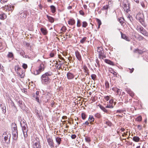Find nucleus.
I'll return each instance as SVG.
<instances>
[{"label": "nucleus", "instance_id": "nucleus-63", "mask_svg": "<svg viewBox=\"0 0 148 148\" xmlns=\"http://www.w3.org/2000/svg\"><path fill=\"white\" fill-rule=\"evenodd\" d=\"M51 57H53L54 56V53H51L50 54Z\"/></svg>", "mask_w": 148, "mask_h": 148}, {"label": "nucleus", "instance_id": "nucleus-13", "mask_svg": "<svg viewBox=\"0 0 148 148\" xmlns=\"http://www.w3.org/2000/svg\"><path fill=\"white\" fill-rule=\"evenodd\" d=\"M56 65H60V66H59V67H58V66H56V68L57 69H58V70H60V69L63 70V69H62V68L61 66L63 65V64H64L63 62H61L58 64V62L56 61Z\"/></svg>", "mask_w": 148, "mask_h": 148}, {"label": "nucleus", "instance_id": "nucleus-45", "mask_svg": "<svg viewBox=\"0 0 148 148\" xmlns=\"http://www.w3.org/2000/svg\"><path fill=\"white\" fill-rule=\"evenodd\" d=\"M96 77V76L95 74H92L91 75V77L92 79L94 80H95Z\"/></svg>", "mask_w": 148, "mask_h": 148}, {"label": "nucleus", "instance_id": "nucleus-54", "mask_svg": "<svg viewBox=\"0 0 148 148\" xmlns=\"http://www.w3.org/2000/svg\"><path fill=\"white\" fill-rule=\"evenodd\" d=\"M66 29V28L64 26L62 27L61 29V31H62L65 32V30Z\"/></svg>", "mask_w": 148, "mask_h": 148}, {"label": "nucleus", "instance_id": "nucleus-31", "mask_svg": "<svg viewBox=\"0 0 148 148\" xmlns=\"http://www.w3.org/2000/svg\"><path fill=\"white\" fill-rule=\"evenodd\" d=\"M99 107L100 109L102 110L103 112L106 113L108 112V111L106 109L105 107H104L101 105H100Z\"/></svg>", "mask_w": 148, "mask_h": 148}, {"label": "nucleus", "instance_id": "nucleus-21", "mask_svg": "<svg viewBox=\"0 0 148 148\" xmlns=\"http://www.w3.org/2000/svg\"><path fill=\"white\" fill-rule=\"evenodd\" d=\"M105 62L106 63L110 65H114L113 62L112 61L110 60L106 59L105 60Z\"/></svg>", "mask_w": 148, "mask_h": 148}, {"label": "nucleus", "instance_id": "nucleus-37", "mask_svg": "<svg viewBox=\"0 0 148 148\" xmlns=\"http://www.w3.org/2000/svg\"><path fill=\"white\" fill-rule=\"evenodd\" d=\"M81 116L82 119L83 120L85 119L86 117V116L85 113H82Z\"/></svg>", "mask_w": 148, "mask_h": 148}, {"label": "nucleus", "instance_id": "nucleus-24", "mask_svg": "<svg viewBox=\"0 0 148 148\" xmlns=\"http://www.w3.org/2000/svg\"><path fill=\"white\" fill-rule=\"evenodd\" d=\"M13 139L14 140H16L18 138V134L15 133L14 132H12Z\"/></svg>", "mask_w": 148, "mask_h": 148}, {"label": "nucleus", "instance_id": "nucleus-27", "mask_svg": "<svg viewBox=\"0 0 148 148\" xmlns=\"http://www.w3.org/2000/svg\"><path fill=\"white\" fill-rule=\"evenodd\" d=\"M40 30L42 33L44 35H46L47 33V30L45 28H41Z\"/></svg>", "mask_w": 148, "mask_h": 148}, {"label": "nucleus", "instance_id": "nucleus-47", "mask_svg": "<svg viewBox=\"0 0 148 148\" xmlns=\"http://www.w3.org/2000/svg\"><path fill=\"white\" fill-rule=\"evenodd\" d=\"M95 116L98 118H99L101 117V115L100 114L98 113L95 114Z\"/></svg>", "mask_w": 148, "mask_h": 148}, {"label": "nucleus", "instance_id": "nucleus-38", "mask_svg": "<svg viewBox=\"0 0 148 148\" xmlns=\"http://www.w3.org/2000/svg\"><path fill=\"white\" fill-rule=\"evenodd\" d=\"M105 85V87H106V88L108 89L109 88V82L107 81H106V82Z\"/></svg>", "mask_w": 148, "mask_h": 148}, {"label": "nucleus", "instance_id": "nucleus-7", "mask_svg": "<svg viewBox=\"0 0 148 148\" xmlns=\"http://www.w3.org/2000/svg\"><path fill=\"white\" fill-rule=\"evenodd\" d=\"M26 127H27V126H24V127H22V131L25 137H27V130L26 129Z\"/></svg>", "mask_w": 148, "mask_h": 148}, {"label": "nucleus", "instance_id": "nucleus-5", "mask_svg": "<svg viewBox=\"0 0 148 148\" xmlns=\"http://www.w3.org/2000/svg\"><path fill=\"white\" fill-rule=\"evenodd\" d=\"M44 65L43 64H40L38 69L36 70V72L35 73H36V75L39 74L42 71H43L44 70Z\"/></svg>", "mask_w": 148, "mask_h": 148}, {"label": "nucleus", "instance_id": "nucleus-62", "mask_svg": "<svg viewBox=\"0 0 148 148\" xmlns=\"http://www.w3.org/2000/svg\"><path fill=\"white\" fill-rule=\"evenodd\" d=\"M123 112L122 110H118L116 111V112L121 113Z\"/></svg>", "mask_w": 148, "mask_h": 148}, {"label": "nucleus", "instance_id": "nucleus-15", "mask_svg": "<svg viewBox=\"0 0 148 148\" xmlns=\"http://www.w3.org/2000/svg\"><path fill=\"white\" fill-rule=\"evenodd\" d=\"M126 91L132 97L134 96V93L130 89H127Z\"/></svg>", "mask_w": 148, "mask_h": 148}, {"label": "nucleus", "instance_id": "nucleus-29", "mask_svg": "<svg viewBox=\"0 0 148 148\" xmlns=\"http://www.w3.org/2000/svg\"><path fill=\"white\" fill-rule=\"evenodd\" d=\"M56 142L58 144V145H59L61 143V139L59 137H57L56 138Z\"/></svg>", "mask_w": 148, "mask_h": 148}, {"label": "nucleus", "instance_id": "nucleus-57", "mask_svg": "<svg viewBox=\"0 0 148 148\" xmlns=\"http://www.w3.org/2000/svg\"><path fill=\"white\" fill-rule=\"evenodd\" d=\"M80 14L82 15H84V12L82 10H80L79 11Z\"/></svg>", "mask_w": 148, "mask_h": 148}, {"label": "nucleus", "instance_id": "nucleus-19", "mask_svg": "<svg viewBox=\"0 0 148 148\" xmlns=\"http://www.w3.org/2000/svg\"><path fill=\"white\" fill-rule=\"evenodd\" d=\"M7 56L8 58H11L12 60L14 58L13 54L11 52H9Z\"/></svg>", "mask_w": 148, "mask_h": 148}, {"label": "nucleus", "instance_id": "nucleus-33", "mask_svg": "<svg viewBox=\"0 0 148 148\" xmlns=\"http://www.w3.org/2000/svg\"><path fill=\"white\" fill-rule=\"evenodd\" d=\"M124 19L123 18L121 17L119 18V22L121 23V25H122L124 23Z\"/></svg>", "mask_w": 148, "mask_h": 148}, {"label": "nucleus", "instance_id": "nucleus-1", "mask_svg": "<svg viewBox=\"0 0 148 148\" xmlns=\"http://www.w3.org/2000/svg\"><path fill=\"white\" fill-rule=\"evenodd\" d=\"M52 75V73L51 71L45 73L41 76L42 82H43L45 84H47L50 80L48 77L51 76Z\"/></svg>", "mask_w": 148, "mask_h": 148}, {"label": "nucleus", "instance_id": "nucleus-44", "mask_svg": "<svg viewBox=\"0 0 148 148\" xmlns=\"http://www.w3.org/2000/svg\"><path fill=\"white\" fill-rule=\"evenodd\" d=\"M142 119V116H138V117H137L136 119V120L137 121H141Z\"/></svg>", "mask_w": 148, "mask_h": 148}, {"label": "nucleus", "instance_id": "nucleus-4", "mask_svg": "<svg viewBox=\"0 0 148 148\" xmlns=\"http://www.w3.org/2000/svg\"><path fill=\"white\" fill-rule=\"evenodd\" d=\"M47 140L49 145L51 147H54V143L52 139L50 138L47 137Z\"/></svg>", "mask_w": 148, "mask_h": 148}, {"label": "nucleus", "instance_id": "nucleus-34", "mask_svg": "<svg viewBox=\"0 0 148 148\" xmlns=\"http://www.w3.org/2000/svg\"><path fill=\"white\" fill-rule=\"evenodd\" d=\"M86 141L87 143H89L91 141L90 138L88 136H86L85 137Z\"/></svg>", "mask_w": 148, "mask_h": 148}, {"label": "nucleus", "instance_id": "nucleus-28", "mask_svg": "<svg viewBox=\"0 0 148 148\" xmlns=\"http://www.w3.org/2000/svg\"><path fill=\"white\" fill-rule=\"evenodd\" d=\"M51 10L52 13H54L56 11V8L54 5H52L50 6Z\"/></svg>", "mask_w": 148, "mask_h": 148}, {"label": "nucleus", "instance_id": "nucleus-3", "mask_svg": "<svg viewBox=\"0 0 148 148\" xmlns=\"http://www.w3.org/2000/svg\"><path fill=\"white\" fill-rule=\"evenodd\" d=\"M137 29L144 35L146 36L148 34L146 30L142 27H138Z\"/></svg>", "mask_w": 148, "mask_h": 148}, {"label": "nucleus", "instance_id": "nucleus-55", "mask_svg": "<svg viewBox=\"0 0 148 148\" xmlns=\"http://www.w3.org/2000/svg\"><path fill=\"white\" fill-rule=\"evenodd\" d=\"M140 4L142 6V7L144 8L145 7V5L144 4V3L143 1L141 2H140Z\"/></svg>", "mask_w": 148, "mask_h": 148}, {"label": "nucleus", "instance_id": "nucleus-56", "mask_svg": "<svg viewBox=\"0 0 148 148\" xmlns=\"http://www.w3.org/2000/svg\"><path fill=\"white\" fill-rule=\"evenodd\" d=\"M76 137V136L75 134H73L71 136V138L73 139H74Z\"/></svg>", "mask_w": 148, "mask_h": 148}, {"label": "nucleus", "instance_id": "nucleus-36", "mask_svg": "<svg viewBox=\"0 0 148 148\" xmlns=\"http://www.w3.org/2000/svg\"><path fill=\"white\" fill-rule=\"evenodd\" d=\"M109 8V5H106L105 6H103V7L102 8V10H107Z\"/></svg>", "mask_w": 148, "mask_h": 148}, {"label": "nucleus", "instance_id": "nucleus-35", "mask_svg": "<svg viewBox=\"0 0 148 148\" xmlns=\"http://www.w3.org/2000/svg\"><path fill=\"white\" fill-rule=\"evenodd\" d=\"M39 92L38 91H37L36 92V97L35 98L36 100L38 102H39V97L37 96L39 94Z\"/></svg>", "mask_w": 148, "mask_h": 148}, {"label": "nucleus", "instance_id": "nucleus-14", "mask_svg": "<svg viewBox=\"0 0 148 148\" xmlns=\"http://www.w3.org/2000/svg\"><path fill=\"white\" fill-rule=\"evenodd\" d=\"M34 148H41V146L39 142H36L34 143Z\"/></svg>", "mask_w": 148, "mask_h": 148}, {"label": "nucleus", "instance_id": "nucleus-60", "mask_svg": "<svg viewBox=\"0 0 148 148\" xmlns=\"http://www.w3.org/2000/svg\"><path fill=\"white\" fill-rule=\"evenodd\" d=\"M18 103L19 106H20L21 105H23V101H18Z\"/></svg>", "mask_w": 148, "mask_h": 148}, {"label": "nucleus", "instance_id": "nucleus-26", "mask_svg": "<svg viewBox=\"0 0 148 148\" xmlns=\"http://www.w3.org/2000/svg\"><path fill=\"white\" fill-rule=\"evenodd\" d=\"M47 17L48 18L49 21L51 23H53L54 21V19L53 17L48 15H47Z\"/></svg>", "mask_w": 148, "mask_h": 148}, {"label": "nucleus", "instance_id": "nucleus-40", "mask_svg": "<svg viewBox=\"0 0 148 148\" xmlns=\"http://www.w3.org/2000/svg\"><path fill=\"white\" fill-rule=\"evenodd\" d=\"M127 18L128 20H130V23H132V21L133 20V17H132L131 16L130 17V16H128L127 17Z\"/></svg>", "mask_w": 148, "mask_h": 148}, {"label": "nucleus", "instance_id": "nucleus-32", "mask_svg": "<svg viewBox=\"0 0 148 148\" xmlns=\"http://www.w3.org/2000/svg\"><path fill=\"white\" fill-rule=\"evenodd\" d=\"M84 72L87 73V74H86V75H89V70L87 67L85 66L84 67Z\"/></svg>", "mask_w": 148, "mask_h": 148}, {"label": "nucleus", "instance_id": "nucleus-25", "mask_svg": "<svg viewBox=\"0 0 148 148\" xmlns=\"http://www.w3.org/2000/svg\"><path fill=\"white\" fill-rule=\"evenodd\" d=\"M68 22L69 24L73 25L75 24V21L74 19H70L68 21Z\"/></svg>", "mask_w": 148, "mask_h": 148}, {"label": "nucleus", "instance_id": "nucleus-53", "mask_svg": "<svg viewBox=\"0 0 148 148\" xmlns=\"http://www.w3.org/2000/svg\"><path fill=\"white\" fill-rule=\"evenodd\" d=\"M81 24L80 23V21L79 20H78L77 24V26L78 27H79L80 26Z\"/></svg>", "mask_w": 148, "mask_h": 148}, {"label": "nucleus", "instance_id": "nucleus-8", "mask_svg": "<svg viewBox=\"0 0 148 148\" xmlns=\"http://www.w3.org/2000/svg\"><path fill=\"white\" fill-rule=\"evenodd\" d=\"M75 54L77 58L79 61H81L82 60V57L79 52L77 51H76L75 52Z\"/></svg>", "mask_w": 148, "mask_h": 148}, {"label": "nucleus", "instance_id": "nucleus-22", "mask_svg": "<svg viewBox=\"0 0 148 148\" xmlns=\"http://www.w3.org/2000/svg\"><path fill=\"white\" fill-rule=\"evenodd\" d=\"M135 37L139 41L143 40L144 39L143 37L139 34L137 35Z\"/></svg>", "mask_w": 148, "mask_h": 148}, {"label": "nucleus", "instance_id": "nucleus-6", "mask_svg": "<svg viewBox=\"0 0 148 148\" xmlns=\"http://www.w3.org/2000/svg\"><path fill=\"white\" fill-rule=\"evenodd\" d=\"M143 14L141 13H138L136 15V18L137 20H139L140 21H143Z\"/></svg>", "mask_w": 148, "mask_h": 148}, {"label": "nucleus", "instance_id": "nucleus-41", "mask_svg": "<svg viewBox=\"0 0 148 148\" xmlns=\"http://www.w3.org/2000/svg\"><path fill=\"white\" fill-rule=\"evenodd\" d=\"M86 38H87L86 37H84L80 40V42L82 43H84V42L86 40Z\"/></svg>", "mask_w": 148, "mask_h": 148}, {"label": "nucleus", "instance_id": "nucleus-51", "mask_svg": "<svg viewBox=\"0 0 148 148\" xmlns=\"http://www.w3.org/2000/svg\"><path fill=\"white\" fill-rule=\"evenodd\" d=\"M138 52L139 54H142L143 53V51L140 50H139V49H138Z\"/></svg>", "mask_w": 148, "mask_h": 148}, {"label": "nucleus", "instance_id": "nucleus-43", "mask_svg": "<svg viewBox=\"0 0 148 148\" xmlns=\"http://www.w3.org/2000/svg\"><path fill=\"white\" fill-rule=\"evenodd\" d=\"M82 27H86L87 26L88 24L87 23L86 21H84L82 23Z\"/></svg>", "mask_w": 148, "mask_h": 148}, {"label": "nucleus", "instance_id": "nucleus-58", "mask_svg": "<svg viewBox=\"0 0 148 148\" xmlns=\"http://www.w3.org/2000/svg\"><path fill=\"white\" fill-rule=\"evenodd\" d=\"M7 9H8L9 11H11V6H7Z\"/></svg>", "mask_w": 148, "mask_h": 148}, {"label": "nucleus", "instance_id": "nucleus-39", "mask_svg": "<svg viewBox=\"0 0 148 148\" xmlns=\"http://www.w3.org/2000/svg\"><path fill=\"white\" fill-rule=\"evenodd\" d=\"M123 6L125 11L126 12L128 13V10L127 9V5L126 4H124Z\"/></svg>", "mask_w": 148, "mask_h": 148}, {"label": "nucleus", "instance_id": "nucleus-46", "mask_svg": "<svg viewBox=\"0 0 148 148\" xmlns=\"http://www.w3.org/2000/svg\"><path fill=\"white\" fill-rule=\"evenodd\" d=\"M113 106H112L111 105H110L108 104H107V105L105 107L106 108H113Z\"/></svg>", "mask_w": 148, "mask_h": 148}, {"label": "nucleus", "instance_id": "nucleus-49", "mask_svg": "<svg viewBox=\"0 0 148 148\" xmlns=\"http://www.w3.org/2000/svg\"><path fill=\"white\" fill-rule=\"evenodd\" d=\"M96 21L97 22V23L99 25H101V20L98 18L96 19Z\"/></svg>", "mask_w": 148, "mask_h": 148}, {"label": "nucleus", "instance_id": "nucleus-11", "mask_svg": "<svg viewBox=\"0 0 148 148\" xmlns=\"http://www.w3.org/2000/svg\"><path fill=\"white\" fill-rule=\"evenodd\" d=\"M67 77L68 79H73L74 77V75L71 73L69 72L67 74Z\"/></svg>", "mask_w": 148, "mask_h": 148}, {"label": "nucleus", "instance_id": "nucleus-18", "mask_svg": "<svg viewBox=\"0 0 148 148\" xmlns=\"http://www.w3.org/2000/svg\"><path fill=\"white\" fill-rule=\"evenodd\" d=\"M1 109L2 110V113L4 114L6 112V107L5 105L1 104Z\"/></svg>", "mask_w": 148, "mask_h": 148}, {"label": "nucleus", "instance_id": "nucleus-48", "mask_svg": "<svg viewBox=\"0 0 148 148\" xmlns=\"http://www.w3.org/2000/svg\"><path fill=\"white\" fill-rule=\"evenodd\" d=\"M106 58V56L104 54V53L101 55L100 57L99 58L103 59V58Z\"/></svg>", "mask_w": 148, "mask_h": 148}, {"label": "nucleus", "instance_id": "nucleus-10", "mask_svg": "<svg viewBox=\"0 0 148 148\" xmlns=\"http://www.w3.org/2000/svg\"><path fill=\"white\" fill-rule=\"evenodd\" d=\"M12 127L13 128V132L17 134V129L16 124L15 123H13L12 124Z\"/></svg>", "mask_w": 148, "mask_h": 148}, {"label": "nucleus", "instance_id": "nucleus-2", "mask_svg": "<svg viewBox=\"0 0 148 148\" xmlns=\"http://www.w3.org/2000/svg\"><path fill=\"white\" fill-rule=\"evenodd\" d=\"M17 69L15 68V70L17 73L19 75L20 77L21 78H24L25 75L24 72L21 68L18 66H17Z\"/></svg>", "mask_w": 148, "mask_h": 148}, {"label": "nucleus", "instance_id": "nucleus-12", "mask_svg": "<svg viewBox=\"0 0 148 148\" xmlns=\"http://www.w3.org/2000/svg\"><path fill=\"white\" fill-rule=\"evenodd\" d=\"M121 34L122 38L125 40L127 41H130V39H129V38L127 37L125 34H123L122 32H121Z\"/></svg>", "mask_w": 148, "mask_h": 148}, {"label": "nucleus", "instance_id": "nucleus-42", "mask_svg": "<svg viewBox=\"0 0 148 148\" xmlns=\"http://www.w3.org/2000/svg\"><path fill=\"white\" fill-rule=\"evenodd\" d=\"M113 100L112 99L110 100L109 102H108L107 104H109L110 105H111L112 106H113Z\"/></svg>", "mask_w": 148, "mask_h": 148}, {"label": "nucleus", "instance_id": "nucleus-61", "mask_svg": "<svg viewBox=\"0 0 148 148\" xmlns=\"http://www.w3.org/2000/svg\"><path fill=\"white\" fill-rule=\"evenodd\" d=\"M105 98L106 99V101H108V100L109 99H110V97L109 96H107L106 97H105Z\"/></svg>", "mask_w": 148, "mask_h": 148}, {"label": "nucleus", "instance_id": "nucleus-59", "mask_svg": "<svg viewBox=\"0 0 148 148\" xmlns=\"http://www.w3.org/2000/svg\"><path fill=\"white\" fill-rule=\"evenodd\" d=\"M21 127H24V126H27V123L21 124Z\"/></svg>", "mask_w": 148, "mask_h": 148}, {"label": "nucleus", "instance_id": "nucleus-50", "mask_svg": "<svg viewBox=\"0 0 148 148\" xmlns=\"http://www.w3.org/2000/svg\"><path fill=\"white\" fill-rule=\"evenodd\" d=\"M23 67L25 69H26L27 67V64L24 63L22 65Z\"/></svg>", "mask_w": 148, "mask_h": 148}, {"label": "nucleus", "instance_id": "nucleus-20", "mask_svg": "<svg viewBox=\"0 0 148 148\" xmlns=\"http://www.w3.org/2000/svg\"><path fill=\"white\" fill-rule=\"evenodd\" d=\"M6 18V15L4 13H2L0 14V19L4 20Z\"/></svg>", "mask_w": 148, "mask_h": 148}, {"label": "nucleus", "instance_id": "nucleus-9", "mask_svg": "<svg viewBox=\"0 0 148 148\" xmlns=\"http://www.w3.org/2000/svg\"><path fill=\"white\" fill-rule=\"evenodd\" d=\"M97 51L99 53V58H100L101 55L104 53L103 51L102 47H98Z\"/></svg>", "mask_w": 148, "mask_h": 148}, {"label": "nucleus", "instance_id": "nucleus-16", "mask_svg": "<svg viewBox=\"0 0 148 148\" xmlns=\"http://www.w3.org/2000/svg\"><path fill=\"white\" fill-rule=\"evenodd\" d=\"M2 137L4 138V141L6 142L8 139V136L7 134V133L4 132L2 135Z\"/></svg>", "mask_w": 148, "mask_h": 148}, {"label": "nucleus", "instance_id": "nucleus-52", "mask_svg": "<svg viewBox=\"0 0 148 148\" xmlns=\"http://www.w3.org/2000/svg\"><path fill=\"white\" fill-rule=\"evenodd\" d=\"M116 93H117V94H121V91L120 89L118 88L117 90H116Z\"/></svg>", "mask_w": 148, "mask_h": 148}, {"label": "nucleus", "instance_id": "nucleus-64", "mask_svg": "<svg viewBox=\"0 0 148 148\" xmlns=\"http://www.w3.org/2000/svg\"><path fill=\"white\" fill-rule=\"evenodd\" d=\"M96 63H97L98 66H99V60H98V59H97L96 60Z\"/></svg>", "mask_w": 148, "mask_h": 148}, {"label": "nucleus", "instance_id": "nucleus-23", "mask_svg": "<svg viewBox=\"0 0 148 148\" xmlns=\"http://www.w3.org/2000/svg\"><path fill=\"white\" fill-rule=\"evenodd\" d=\"M133 140L136 142H138L140 141V138L138 136H134L132 138Z\"/></svg>", "mask_w": 148, "mask_h": 148}, {"label": "nucleus", "instance_id": "nucleus-17", "mask_svg": "<svg viewBox=\"0 0 148 148\" xmlns=\"http://www.w3.org/2000/svg\"><path fill=\"white\" fill-rule=\"evenodd\" d=\"M88 120L90 122V124L92 125L93 124L92 122L94 121V118L92 116L90 115L88 118Z\"/></svg>", "mask_w": 148, "mask_h": 148}, {"label": "nucleus", "instance_id": "nucleus-30", "mask_svg": "<svg viewBox=\"0 0 148 148\" xmlns=\"http://www.w3.org/2000/svg\"><path fill=\"white\" fill-rule=\"evenodd\" d=\"M99 107L100 109L102 110L103 112L106 113L108 112V111L106 109L105 107H104L101 105H100Z\"/></svg>", "mask_w": 148, "mask_h": 148}]
</instances>
